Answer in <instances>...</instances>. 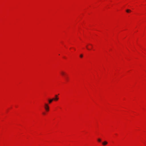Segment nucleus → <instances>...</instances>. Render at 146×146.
<instances>
[{"mask_svg":"<svg viewBox=\"0 0 146 146\" xmlns=\"http://www.w3.org/2000/svg\"><path fill=\"white\" fill-rule=\"evenodd\" d=\"M55 98H53V99H54V100L55 101H57L58 100V96L57 95H55Z\"/></svg>","mask_w":146,"mask_h":146,"instance_id":"obj_2","label":"nucleus"},{"mask_svg":"<svg viewBox=\"0 0 146 146\" xmlns=\"http://www.w3.org/2000/svg\"><path fill=\"white\" fill-rule=\"evenodd\" d=\"M44 108L47 111H48L49 110V106L47 104H44Z\"/></svg>","mask_w":146,"mask_h":146,"instance_id":"obj_1","label":"nucleus"},{"mask_svg":"<svg viewBox=\"0 0 146 146\" xmlns=\"http://www.w3.org/2000/svg\"><path fill=\"white\" fill-rule=\"evenodd\" d=\"M107 143L108 142L106 141H104L102 143V145H106L107 144Z\"/></svg>","mask_w":146,"mask_h":146,"instance_id":"obj_3","label":"nucleus"},{"mask_svg":"<svg viewBox=\"0 0 146 146\" xmlns=\"http://www.w3.org/2000/svg\"><path fill=\"white\" fill-rule=\"evenodd\" d=\"M43 114H44L45 113H43Z\"/></svg>","mask_w":146,"mask_h":146,"instance_id":"obj_10","label":"nucleus"},{"mask_svg":"<svg viewBox=\"0 0 146 146\" xmlns=\"http://www.w3.org/2000/svg\"><path fill=\"white\" fill-rule=\"evenodd\" d=\"M91 46H92V44H90Z\"/></svg>","mask_w":146,"mask_h":146,"instance_id":"obj_11","label":"nucleus"},{"mask_svg":"<svg viewBox=\"0 0 146 146\" xmlns=\"http://www.w3.org/2000/svg\"><path fill=\"white\" fill-rule=\"evenodd\" d=\"M80 56L81 58H82L83 57V55L82 54H81Z\"/></svg>","mask_w":146,"mask_h":146,"instance_id":"obj_8","label":"nucleus"},{"mask_svg":"<svg viewBox=\"0 0 146 146\" xmlns=\"http://www.w3.org/2000/svg\"><path fill=\"white\" fill-rule=\"evenodd\" d=\"M98 140L99 142H100L101 141V139H98Z\"/></svg>","mask_w":146,"mask_h":146,"instance_id":"obj_7","label":"nucleus"},{"mask_svg":"<svg viewBox=\"0 0 146 146\" xmlns=\"http://www.w3.org/2000/svg\"><path fill=\"white\" fill-rule=\"evenodd\" d=\"M86 48H87V49L88 50H90V49H89L88 47V46H86Z\"/></svg>","mask_w":146,"mask_h":146,"instance_id":"obj_9","label":"nucleus"},{"mask_svg":"<svg viewBox=\"0 0 146 146\" xmlns=\"http://www.w3.org/2000/svg\"><path fill=\"white\" fill-rule=\"evenodd\" d=\"M126 11L127 13H129L131 11V10L129 9H127L126 10Z\"/></svg>","mask_w":146,"mask_h":146,"instance_id":"obj_6","label":"nucleus"},{"mask_svg":"<svg viewBox=\"0 0 146 146\" xmlns=\"http://www.w3.org/2000/svg\"><path fill=\"white\" fill-rule=\"evenodd\" d=\"M54 100V99L53 98L48 100V102L49 104L52 103L53 101Z\"/></svg>","mask_w":146,"mask_h":146,"instance_id":"obj_4","label":"nucleus"},{"mask_svg":"<svg viewBox=\"0 0 146 146\" xmlns=\"http://www.w3.org/2000/svg\"><path fill=\"white\" fill-rule=\"evenodd\" d=\"M61 74L62 76H64L65 75V73L63 71H62L61 72Z\"/></svg>","mask_w":146,"mask_h":146,"instance_id":"obj_5","label":"nucleus"}]
</instances>
